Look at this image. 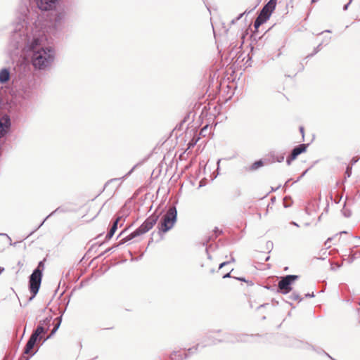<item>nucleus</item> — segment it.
I'll use <instances>...</instances> for the list:
<instances>
[{"mask_svg": "<svg viewBox=\"0 0 360 360\" xmlns=\"http://www.w3.org/2000/svg\"><path fill=\"white\" fill-rule=\"evenodd\" d=\"M220 340H217L211 337H207L205 338L202 342L196 345L195 347H191L187 350L188 353L184 354V356L181 354L177 352H174L170 355L171 360H184V359L188 356L189 354H194L198 352V348L201 347L202 348L205 347L207 346L215 345L217 342H219Z\"/></svg>", "mask_w": 360, "mask_h": 360, "instance_id": "nucleus-5", "label": "nucleus"}, {"mask_svg": "<svg viewBox=\"0 0 360 360\" xmlns=\"http://www.w3.org/2000/svg\"><path fill=\"white\" fill-rule=\"evenodd\" d=\"M1 154H2V149H1V148L0 147V156L1 155Z\"/></svg>", "mask_w": 360, "mask_h": 360, "instance_id": "nucleus-45", "label": "nucleus"}, {"mask_svg": "<svg viewBox=\"0 0 360 360\" xmlns=\"http://www.w3.org/2000/svg\"><path fill=\"white\" fill-rule=\"evenodd\" d=\"M67 18V13L65 9H59L54 11L51 14L49 20V32L55 34L61 31L65 25Z\"/></svg>", "mask_w": 360, "mask_h": 360, "instance_id": "nucleus-4", "label": "nucleus"}, {"mask_svg": "<svg viewBox=\"0 0 360 360\" xmlns=\"http://www.w3.org/2000/svg\"><path fill=\"white\" fill-rule=\"evenodd\" d=\"M269 257H267L266 259V261L269 260Z\"/></svg>", "mask_w": 360, "mask_h": 360, "instance_id": "nucleus-50", "label": "nucleus"}, {"mask_svg": "<svg viewBox=\"0 0 360 360\" xmlns=\"http://www.w3.org/2000/svg\"><path fill=\"white\" fill-rule=\"evenodd\" d=\"M51 319H52L51 316L46 317L44 320L39 321V326H44L46 327V328H47L49 330V328L50 327V323H51Z\"/></svg>", "mask_w": 360, "mask_h": 360, "instance_id": "nucleus-21", "label": "nucleus"}, {"mask_svg": "<svg viewBox=\"0 0 360 360\" xmlns=\"http://www.w3.org/2000/svg\"><path fill=\"white\" fill-rule=\"evenodd\" d=\"M221 160L219 159L217 162V165H219V162H220Z\"/></svg>", "mask_w": 360, "mask_h": 360, "instance_id": "nucleus-46", "label": "nucleus"}, {"mask_svg": "<svg viewBox=\"0 0 360 360\" xmlns=\"http://www.w3.org/2000/svg\"><path fill=\"white\" fill-rule=\"evenodd\" d=\"M342 212L343 215L346 217H349L352 214L351 211L349 210H347V209H343L342 210Z\"/></svg>", "mask_w": 360, "mask_h": 360, "instance_id": "nucleus-28", "label": "nucleus"}, {"mask_svg": "<svg viewBox=\"0 0 360 360\" xmlns=\"http://www.w3.org/2000/svg\"><path fill=\"white\" fill-rule=\"evenodd\" d=\"M357 238L360 240V236H358Z\"/></svg>", "mask_w": 360, "mask_h": 360, "instance_id": "nucleus-52", "label": "nucleus"}, {"mask_svg": "<svg viewBox=\"0 0 360 360\" xmlns=\"http://www.w3.org/2000/svg\"><path fill=\"white\" fill-rule=\"evenodd\" d=\"M120 219H121V217H119L113 222L111 228L110 229L108 233H107V235L105 236V239L106 240H109V239H110L113 236V235L115 234L116 230L117 229V224H118V222L120 220Z\"/></svg>", "mask_w": 360, "mask_h": 360, "instance_id": "nucleus-16", "label": "nucleus"}, {"mask_svg": "<svg viewBox=\"0 0 360 360\" xmlns=\"http://www.w3.org/2000/svg\"><path fill=\"white\" fill-rule=\"evenodd\" d=\"M4 271V268L0 267V274Z\"/></svg>", "mask_w": 360, "mask_h": 360, "instance_id": "nucleus-40", "label": "nucleus"}, {"mask_svg": "<svg viewBox=\"0 0 360 360\" xmlns=\"http://www.w3.org/2000/svg\"><path fill=\"white\" fill-rule=\"evenodd\" d=\"M352 166H349L348 165L346 168V171H345V175L347 176V177H349L352 174Z\"/></svg>", "mask_w": 360, "mask_h": 360, "instance_id": "nucleus-26", "label": "nucleus"}, {"mask_svg": "<svg viewBox=\"0 0 360 360\" xmlns=\"http://www.w3.org/2000/svg\"><path fill=\"white\" fill-rule=\"evenodd\" d=\"M25 20L15 25L11 37V44L16 49L30 52L31 63L35 69L45 70L51 68L55 60V50L45 45L46 37L41 32L28 34Z\"/></svg>", "mask_w": 360, "mask_h": 360, "instance_id": "nucleus-1", "label": "nucleus"}, {"mask_svg": "<svg viewBox=\"0 0 360 360\" xmlns=\"http://www.w3.org/2000/svg\"><path fill=\"white\" fill-rule=\"evenodd\" d=\"M177 211L175 206L169 207L166 214L162 217V221L158 224L160 231L167 232L172 229L176 221Z\"/></svg>", "mask_w": 360, "mask_h": 360, "instance_id": "nucleus-6", "label": "nucleus"}, {"mask_svg": "<svg viewBox=\"0 0 360 360\" xmlns=\"http://www.w3.org/2000/svg\"><path fill=\"white\" fill-rule=\"evenodd\" d=\"M299 276L297 275H287L281 278L278 283V292L286 295L292 290V284L297 280Z\"/></svg>", "mask_w": 360, "mask_h": 360, "instance_id": "nucleus-7", "label": "nucleus"}, {"mask_svg": "<svg viewBox=\"0 0 360 360\" xmlns=\"http://www.w3.org/2000/svg\"><path fill=\"white\" fill-rule=\"evenodd\" d=\"M352 0H349V1L346 5L344 6V7H343L344 11L347 9V8H348L349 5L350 4V3L352 2Z\"/></svg>", "mask_w": 360, "mask_h": 360, "instance_id": "nucleus-34", "label": "nucleus"}, {"mask_svg": "<svg viewBox=\"0 0 360 360\" xmlns=\"http://www.w3.org/2000/svg\"><path fill=\"white\" fill-rule=\"evenodd\" d=\"M243 15V13H241L238 18L237 20L240 19Z\"/></svg>", "mask_w": 360, "mask_h": 360, "instance_id": "nucleus-41", "label": "nucleus"}, {"mask_svg": "<svg viewBox=\"0 0 360 360\" xmlns=\"http://www.w3.org/2000/svg\"><path fill=\"white\" fill-rule=\"evenodd\" d=\"M37 340L30 336L29 338L24 349V354H28L30 353L31 350L34 348Z\"/></svg>", "mask_w": 360, "mask_h": 360, "instance_id": "nucleus-14", "label": "nucleus"}, {"mask_svg": "<svg viewBox=\"0 0 360 360\" xmlns=\"http://www.w3.org/2000/svg\"><path fill=\"white\" fill-rule=\"evenodd\" d=\"M330 40V38H328V39L327 40V44L329 42Z\"/></svg>", "mask_w": 360, "mask_h": 360, "instance_id": "nucleus-48", "label": "nucleus"}, {"mask_svg": "<svg viewBox=\"0 0 360 360\" xmlns=\"http://www.w3.org/2000/svg\"><path fill=\"white\" fill-rule=\"evenodd\" d=\"M314 297V292L307 293V294L305 295V297Z\"/></svg>", "mask_w": 360, "mask_h": 360, "instance_id": "nucleus-33", "label": "nucleus"}, {"mask_svg": "<svg viewBox=\"0 0 360 360\" xmlns=\"http://www.w3.org/2000/svg\"><path fill=\"white\" fill-rule=\"evenodd\" d=\"M291 224L296 226H299V225L296 222L292 221V222H291Z\"/></svg>", "mask_w": 360, "mask_h": 360, "instance_id": "nucleus-39", "label": "nucleus"}, {"mask_svg": "<svg viewBox=\"0 0 360 360\" xmlns=\"http://www.w3.org/2000/svg\"><path fill=\"white\" fill-rule=\"evenodd\" d=\"M58 0H37L38 8L41 11H51L56 7Z\"/></svg>", "mask_w": 360, "mask_h": 360, "instance_id": "nucleus-10", "label": "nucleus"}, {"mask_svg": "<svg viewBox=\"0 0 360 360\" xmlns=\"http://www.w3.org/2000/svg\"><path fill=\"white\" fill-rule=\"evenodd\" d=\"M317 352L319 354H324L325 355H326L328 358H330V359L332 360H335L330 355H329L327 352H326L324 350L320 349L319 351H317Z\"/></svg>", "mask_w": 360, "mask_h": 360, "instance_id": "nucleus-29", "label": "nucleus"}, {"mask_svg": "<svg viewBox=\"0 0 360 360\" xmlns=\"http://www.w3.org/2000/svg\"><path fill=\"white\" fill-rule=\"evenodd\" d=\"M238 279L240 281H245V279H243V278H238Z\"/></svg>", "mask_w": 360, "mask_h": 360, "instance_id": "nucleus-51", "label": "nucleus"}, {"mask_svg": "<svg viewBox=\"0 0 360 360\" xmlns=\"http://www.w3.org/2000/svg\"><path fill=\"white\" fill-rule=\"evenodd\" d=\"M62 210L60 209V207H58L56 208L54 211H53L50 214H49L44 219V221L39 224V226L36 229V230H37L39 228H40L43 224L45 222V221L49 218L51 216L53 215L55 213L58 212H61Z\"/></svg>", "mask_w": 360, "mask_h": 360, "instance_id": "nucleus-23", "label": "nucleus"}, {"mask_svg": "<svg viewBox=\"0 0 360 360\" xmlns=\"http://www.w3.org/2000/svg\"><path fill=\"white\" fill-rule=\"evenodd\" d=\"M136 167V165L132 167V169L124 177L129 176L133 172V171H134V169H135Z\"/></svg>", "mask_w": 360, "mask_h": 360, "instance_id": "nucleus-32", "label": "nucleus"}, {"mask_svg": "<svg viewBox=\"0 0 360 360\" xmlns=\"http://www.w3.org/2000/svg\"><path fill=\"white\" fill-rule=\"evenodd\" d=\"M18 94L23 99H29L32 96V86L26 81L20 82Z\"/></svg>", "mask_w": 360, "mask_h": 360, "instance_id": "nucleus-8", "label": "nucleus"}, {"mask_svg": "<svg viewBox=\"0 0 360 360\" xmlns=\"http://www.w3.org/2000/svg\"><path fill=\"white\" fill-rule=\"evenodd\" d=\"M158 219H159L158 214H156L155 213L151 214L149 217H148L144 221V222L138 229H136L134 231H133L132 233L129 234L125 238H122L120 241L119 244H117L115 246H112V248H110L107 249L106 250H105V252H103L101 255V256L103 255L104 254H105L108 252H110V250H112L115 248L118 247L119 245H122L137 236H141V235L147 233L148 231H150L154 226V225L157 223Z\"/></svg>", "mask_w": 360, "mask_h": 360, "instance_id": "nucleus-2", "label": "nucleus"}, {"mask_svg": "<svg viewBox=\"0 0 360 360\" xmlns=\"http://www.w3.org/2000/svg\"><path fill=\"white\" fill-rule=\"evenodd\" d=\"M44 269V260L40 261L37 268L30 276L29 288L32 295L29 297L28 302L32 300L39 292Z\"/></svg>", "mask_w": 360, "mask_h": 360, "instance_id": "nucleus-3", "label": "nucleus"}, {"mask_svg": "<svg viewBox=\"0 0 360 360\" xmlns=\"http://www.w3.org/2000/svg\"><path fill=\"white\" fill-rule=\"evenodd\" d=\"M280 187H281V186H278V187H277L276 189L272 188V190H273V191H276V190H277V189H278Z\"/></svg>", "mask_w": 360, "mask_h": 360, "instance_id": "nucleus-44", "label": "nucleus"}, {"mask_svg": "<svg viewBox=\"0 0 360 360\" xmlns=\"http://www.w3.org/2000/svg\"><path fill=\"white\" fill-rule=\"evenodd\" d=\"M48 331V329L46 328L44 326H37V328L33 331L31 336L37 340H41L42 337L41 335L46 333Z\"/></svg>", "mask_w": 360, "mask_h": 360, "instance_id": "nucleus-13", "label": "nucleus"}, {"mask_svg": "<svg viewBox=\"0 0 360 360\" xmlns=\"http://www.w3.org/2000/svg\"><path fill=\"white\" fill-rule=\"evenodd\" d=\"M276 5V0H270L264 6L259 14L268 20L271 16V13L275 9Z\"/></svg>", "mask_w": 360, "mask_h": 360, "instance_id": "nucleus-11", "label": "nucleus"}, {"mask_svg": "<svg viewBox=\"0 0 360 360\" xmlns=\"http://www.w3.org/2000/svg\"><path fill=\"white\" fill-rule=\"evenodd\" d=\"M340 233H341V234H342V233H347V232H346V231H342V232H340Z\"/></svg>", "mask_w": 360, "mask_h": 360, "instance_id": "nucleus-47", "label": "nucleus"}, {"mask_svg": "<svg viewBox=\"0 0 360 360\" xmlns=\"http://www.w3.org/2000/svg\"><path fill=\"white\" fill-rule=\"evenodd\" d=\"M307 148V145L304 143L295 146L291 152L292 159H296L299 155L306 151Z\"/></svg>", "mask_w": 360, "mask_h": 360, "instance_id": "nucleus-12", "label": "nucleus"}, {"mask_svg": "<svg viewBox=\"0 0 360 360\" xmlns=\"http://www.w3.org/2000/svg\"><path fill=\"white\" fill-rule=\"evenodd\" d=\"M11 126L10 117L7 115L0 118V139L5 136L9 131Z\"/></svg>", "mask_w": 360, "mask_h": 360, "instance_id": "nucleus-9", "label": "nucleus"}, {"mask_svg": "<svg viewBox=\"0 0 360 360\" xmlns=\"http://www.w3.org/2000/svg\"><path fill=\"white\" fill-rule=\"evenodd\" d=\"M247 336L245 335H240L238 337H236L235 340H233L231 338V335H228L225 341L231 342H239V341H245V338Z\"/></svg>", "mask_w": 360, "mask_h": 360, "instance_id": "nucleus-20", "label": "nucleus"}, {"mask_svg": "<svg viewBox=\"0 0 360 360\" xmlns=\"http://www.w3.org/2000/svg\"><path fill=\"white\" fill-rule=\"evenodd\" d=\"M300 131L302 135V138L304 137V127H300Z\"/></svg>", "mask_w": 360, "mask_h": 360, "instance_id": "nucleus-35", "label": "nucleus"}, {"mask_svg": "<svg viewBox=\"0 0 360 360\" xmlns=\"http://www.w3.org/2000/svg\"><path fill=\"white\" fill-rule=\"evenodd\" d=\"M358 161V159L356 158H353L352 160H351V162H350V165L349 166H353L354 164H356Z\"/></svg>", "mask_w": 360, "mask_h": 360, "instance_id": "nucleus-31", "label": "nucleus"}, {"mask_svg": "<svg viewBox=\"0 0 360 360\" xmlns=\"http://www.w3.org/2000/svg\"><path fill=\"white\" fill-rule=\"evenodd\" d=\"M229 277H231V273H230V272H229V273H227L226 274H225V275H224V276H223V278H229Z\"/></svg>", "mask_w": 360, "mask_h": 360, "instance_id": "nucleus-36", "label": "nucleus"}, {"mask_svg": "<svg viewBox=\"0 0 360 360\" xmlns=\"http://www.w3.org/2000/svg\"><path fill=\"white\" fill-rule=\"evenodd\" d=\"M61 321H62V315H60V316L57 318V323H56L53 328L52 329L51 334L46 338V340L50 338L56 333V332L58 330V329L59 328V327L60 326Z\"/></svg>", "mask_w": 360, "mask_h": 360, "instance_id": "nucleus-18", "label": "nucleus"}, {"mask_svg": "<svg viewBox=\"0 0 360 360\" xmlns=\"http://www.w3.org/2000/svg\"><path fill=\"white\" fill-rule=\"evenodd\" d=\"M295 159H292V154H290L286 159V163L288 165H290L291 164V162L294 160Z\"/></svg>", "mask_w": 360, "mask_h": 360, "instance_id": "nucleus-30", "label": "nucleus"}, {"mask_svg": "<svg viewBox=\"0 0 360 360\" xmlns=\"http://www.w3.org/2000/svg\"><path fill=\"white\" fill-rule=\"evenodd\" d=\"M321 45L322 44H319L315 49H314V51L312 53L309 54L307 56V57H311V56H313L314 55H315L316 53H317L320 50H321Z\"/></svg>", "mask_w": 360, "mask_h": 360, "instance_id": "nucleus-25", "label": "nucleus"}, {"mask_svg": "<svg viewBox=\"0 0 360 360\" xmlns=\"http://www.w3.org/2000/svg\"><path fill=\"white\" fill-rule=\"evenodd\" d=\"M215 232H216V233H220L221 231H219L217 229H216Z\"/></svg>", "mask_w": 360, "mask_h": 360, "instance_id": "nucleus-43", "label": "nucleus"}, {"mask_svg": "<svg viewBox=\"0 0 360 360\" xmlns=\"http://www.w3.org/2000/svg\"><path fill=\"white\" fill-rule=\"evenodd\" d=\"M19 360H29L28 357L22 356Z\"/></svg>", "mask_w": 360, "mask_h": 360, "instance_id": "nucleus-38", "label": "nucleus"}, {"mask_svg": "<svg viewBox=\"0 0 360 360\" xmlns=\"http://www.w3.org/2000/svg\"><path fill=\"white\" fill-rule=\"evenodd\" d=\"M323 32H331V31L329 30H326L323 31ZM321 33H323V32Z\"/></svg>", "mask_w": 360, "mask_h": 360, "instance_id": "nucleus-42", "label": "nucleus"}, {"mask_svg": "<svg viewBox=\"0 0 360 360\" xmlns=\"http://www.w3.org/2000/svg\"><path fill=\"white\" fill-rule=\"evenodd\" d=\"M10 79V71L8 68H3L0 70V84H5Z\"/></svg>", "mask_w": 360, "mask_h": 360, "instance_id": "nucleus-15", "label": "nucleus"}, {"mask_svg": "<svg viewBox=\"0 0 360 360\" xmlns=\"http://www.w3.org/2000/svg\"><path fill=\"white\" fill-rule=\"evenodd\" d=\"M290 298L294 301H298L301 302L302 300V298L300 297V295L297 292H293L290 296Z\"/></svg>", "mask_w": 360, "mask_h": 360, "instance_id": "nucleus-24", "label": "nucleus"}, {"mask_svg": "<svg viewBox=\"0 0 360 360\" xmlns=\"http://www.w3.org/2000/svg\"><path fill=\"white\" fill-rule=\"evenodd\" d=\"M207 128V126H205V127H203L201 131H200V134H203V131H206Z\"/></svg>", "mask_w": 360, "mask_h": 360, "instance_id": "nucleus-37", "label": "nucleus"}, {"mask_svg": "<svg viewBox=\"0 0 360 360\" xmlns=\"http://www.w3.org/2000/svg\"><path fill=\"white\" fill-rule=\"evenodd\" d=\"M267 20L266 18H264V17H263L262 15H261L260 14H259V15L257 17V18L255 19V22H254V27L255 29H258L259 27L262 25L263 23H264Z\"/></svg>", "mask_w": 360, "mask_h": 360, "instance_id": "nucleus-17", "label": "nucleus"}, {"mask_svg": "<svg viewBox=\"0 0 360 360\" xmlns=\"http://www.w3.org/2000/svg\"><path fill=\"white\" fill-rule=\"evenodd\" d=\"M234 261H235V259L233 257H231V261H226V262L221 263L219 264V269H220L223 268L224 266H225L226 265H227L228 264H229L231 262H234Z\"/></svg>", "mask_w": 360, "mask_h": 360, "instance_id": "nucleus-27", "label": "nucleus"}, {"mask_svg": "<svg viewBox=\"0 0 360 360\" xmlns=\"http://www.w3.org/2000/svg\"><path fill=\"white\" fill-rule=\"evenodd\" d=\"M354 257H353L352 259H351V262H353Z\"/></svg>", "mask_w": 360, "mask_h": 360, "instance_id": "nucleus-49", "label": "nucleus"}, {"mask_svg": "<svg viewBox=\"0 0 360 360\" xmlns=\"http://www.w3.org/2000/svg\"><path fill=\"white\" fill-rule=\"evenodd\" d=\"M271 157L273 158L274 160H276L278 162H281L284 160V153L281 154H276L275 152L270 153Z\"/></svg>", "mask_w": 360, "mask_h": 360, "instance_id": "nucleus-19", "label": "nucleus"}, {"mask_svg": "<svg viewBox=\"0 0 360 360\" xmlns=\"http://www.w3.org/2000/svg\"><path fill=\"white\" fill-rule=\"evenodd\" d=\"M264 163H263V161L259 160H257V161H255L252 165H251V169L252 170H256L258 168L261 167L262 166H263Z\"/></svg>", "mask_w": 360, "mask_h": 360, "instance_id": "nucleus-22", "label": "nucleus"}]
</instances>
